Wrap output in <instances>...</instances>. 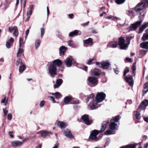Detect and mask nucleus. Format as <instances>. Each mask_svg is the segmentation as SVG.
Listing matches in <instances>:
<instances>
[{
  "label": "nucleus",
  "mask_w": 148,
  "mask_h": 148,
  "mask_svg": "<svg viewBox=\"0 0 148 148\" xmlns=\"http://www.w3.org/2000/svg\"><path fill=\"white\" fill-rule=\"evenodd\" d=\"M29 7H30V10L29 11H27V12H28L29 14V15L31 16L32 14V10L33 8V5H30Z\"/></svg>",
  "instance_id": "ea45409f"
},
{
  "label": "nucleus",
  "mask_w": 148,
  "mask_h": 148,
  "mask_svg": "<svg viewBox=\"0 0 148 148\" xmlns=\"http://www.w3.org/2000/svg\"><path fill=\"white\" fill-rule=\"evenodd\" d=\"M134 85V81L132 76H130V86L133 87Z\"/></svg>",
  "instance_id": "c03bdc74"
},
{
  "label": "nucleus",
  "mask_w": 148,
  "mask_h": 148,
  "mask_svg": "<svg viewBox=\"0 0 148 148\" xmlns=\"http://www.w3.org/2000/svg\"><path fill=\"white\" fill-rule=\"evenodd\" d=\"M94 59V58L90 59L88 61L87 64L89 65L90 64L92 61H93Z\"/></svg>",
  "instance_id": "6e6d98bb"
},
{
  "label": "nucleus",
  "mask_w": 148,
  "mask_h": 148,
  "mask_svg": "<svg viewBox=\"0 0 148 148\" xmlns=\"http://www.w3.org/2000/svg\"><path fill=\"white\" fill-rule=\"evenodd\" d=\"M63 80L61 79H59L56 81L55 84L54 85L53 87L55 89L58 88L62 84Z\"/></svg>",
  "instance_id": "a211bd4d"
},
{
  "label": "nucleus",
  "mask_w": 148,
  "mask_h": 148,
  "mask_svg": "<svg viewBox=\"0 0 148 148\" xmlns=\"http://www.w3.org/2000/svg\"><path fill=\"white\" fill-rule=\"evenodd\" d=\"M109 123L108 121L103 122L101 124V128L99 132H102L105 131L107 126V124Z\"/></svg>",
  "instance_id": "dca6fc26"
},
{
  "label": "nucleus",
  "mask_w": 148,
  "mask_h": 148,
  "mask_svg": "<svg viewBox=\"0 0 148 148\" xmlns=\"http://www.w3.org/2000/svg\"><path fill=\"white\" fill-rule=\"evenodd\" d=\"M18 32L17 27L16 29L13 33V34L16 36H17L18 35Z\"/></svg>",
  "instance_id": "49530a36"
},
{
  "label": "nucleus",
  "mask_w": 148,
  "mask_h": 148,
  "mask_svg": "<svg viewBox=\"0 0 148 148\" xmlns=\"http://www.w3.org/2000/svg\"><path fill=\"white\" fill-rule=\"evenodd\" d=\"M94 96H95L94 94L92 93L90 94L86 99V101L87 102L90 99H92Z\"/></svg>",
  "instance_id": "a18cd8bd"
},
{
  "label": "nucleus",
  "mask_w": 148,
  "mask_h": 148,
  "mask_svg": "<svg viewBox=\"0 0 148 148\" xmlns=\"http://www.w3.org/2000/svg\"><path fill=\"white\" fill-rule=\"evenodd\" d=\"M41 37L42 38L45 32V29L44 28L42 27L40 28Z\"/></svg>",
  "instance_id": "4c0bfd02"
},
{
  "label": "nucleus",
  "mask_w": 148,
  "mask_h": 148,
  "mask_svg": "<svg viewBox=\"0 0 148 148\" xmlns=\"http://www.w3.org/2000/svg\"><path fill=\"white\" fill-rule=\"evenodd\" d=\"M148 105V100L147 99L144 100L142 102V104L140 105L138 110L139 111L140 110L143 109L146 106Z\"/></svg>",
  "instance_id": "f8f14e48"
},
{
  "label": "nucleus",
  "mask_w": 148,
  "mask_h": 148,
  "mask_svg": "<svg viewBox=\"0 0 148 148\" xmlns=\"http://www.w3.org/2000/svg\"><path fill=\"white\" fill-rule=\"evenodd\" d=\"M22 60L20 58H18L16 62V65L17 66H18L20 64L21 65L23 64Z\"/></svg>",
  "instance_id": "72a5a7b5"
},
{
  "label": "nucleus",
  "mask_w": 148,
  "mask_h": 148,
  "mask_svg": "<svg viewBox=\"0 0 148 148\" xmlns=\"http://www.w3.org/2000/svg\"><path fill=\"white\" fill-rule=\"evenodd\" d=\"M74 62L75 63L76 62H75L74 59L71 56H69L66 58L64 61V63L67 67H69L71 66L72 65V62Z\"/></svg>",
  "instance_id": "0eeeda50"
},
{
  "label": "nucleus",
  "mask_w": 148,
  "mask_h": 148,
  "mask_svg": "<svg viewBox=\"0 0 148 148\" xmlns=\"http://www.w3.org/2000/svg\"><path fill=\"white\" fill-rule=\"evenodd\" d=\"M49 97V99L51 100L53 103H55L56 102V101H55L54 98L53 97L50 96Z\"/></svg>",
  "instance_id": "4d7b16f0"
},
{
  "label": "nucleus",
  "mask_w": 148,
  "mask_h": 148,
  "mask_svg": "<svg viewBox=\"0 0 148 148\" xmlns=\"http://www.w3.org/2000/svg\"><path fill=\"white\" fill-rule=\"evenodd\" d=\"M73 100L74 101V103H73V104H77L79 103V101L78 100L74 99Z\"/></svg>",
  "instance_id": "680f3d73"
},
{
  "label": "nucleus",
  "mask_w": 148,
  "mask_h": 148,
  "mask_svg": "<svg viewBox=\"0 0 148 148\" xmlns=\"http://www.w3.org/2000/svg\"><path fill=\"white\" fill-rule=\"evenodd\" d=\"M148 91V82L146 83L144 87L143 92L144 94H146Z\"/></svg>",
  "instance_id": "c85d7f7f"
},
{
  "label": "nucleus",
  "mask_w": 148,
  "mask_h": 148,
  "mask_svg": "<svg viewBox=\"0 0 148 148\" xmlns=\"http://www.w3.org/2000/svg\"><path fill=\"white\" fill-rule=\"evenodd\" d=\"M23 49L20 48L19 49L18 51L17 54V57H19L20 56L23 52Z\"/></svg>",
  "instance_id": "c9c22d12"
},
{
  "label": "nucleus",
  "mask_w": 148,
  "mask_h": 148,
  "mask_svg": "<svg viewBox=\"0 0 148 148\" xmlns=\"http://www.w3.org/2000/svg\"><path fill=\"white\" fill-rule=\"evenodd\" d=\"M29 139L28 138H25L23 140L21 141L22 143V145L23 144V143L26 141H27Z\"/></svg>",
  "instance_id": "e2e57ef3"
},
{
  "label": "nucleus",
  "mask_w": 148,
  "mask_h": 148,
  "mask_svg": "<svg viewBox=\"0 0 148 148\" xmlns=\"http://www.w3.org/2000/svg\"><path fill=\"white\" fill-rule=\"evenodd\" d=\"M145 8L143 5V3L141 2L138 3L135 6L134 8V11L137 12L142 10Z\"/></svg>",
  "instance_id": "9b49d317"
},
{
  "label": "nucleus",
  "mask_w": 148,
  "mask_h": 148,
  "mask_svg": "<svg viewBox=\"0 0 148 148\" xmlns=\"http://www.w3.org/2000/svg\"><path fill=\"white\" fill-rule=\"evenodd\" d=\"M82 118L85 124L87 125H90L92 122V120L89 119L88 115L84 114L82 116Z\"/></svg>",
  "instance_id": "1a4fd4ad"
},
{
  "label": "nucleus",
  "mask_w": 148,
  "mask_h": 148,
  "mask_svg": "<svg viewBox=\"0 0 148 148\" xmlns=\"http://www.w3.org/2000/svg\"><path fill=\"white\" fill-rule=\"evenodd\" d=\"M130 44V37L128 36L126 38V40L123 38H120L119 41H111L108 45L109 47L115 48L119 45L121 49L126 50L127 49Z\"/></svg>",
  "instance_id": "f257e3e1"
},
{
  "label": "nucleus",
  "mask_w": 148,
  "mask_h": 148,
  "mask_svg": "<svg viewBox=\"0 0 148 148\" xmlns=\"http://www.w3.org/2000/svg\"><path fill=\"white\" fill-rule=\"evenodd\" d=\"M112 19L116 22L117 21H118L120 20V19L119 18L113 16Z\"/></svg>",
  "instance_id": "864d4df0"
},
{
  "label": "nucleus",
  "mask_w": 148,
  "mask_h": 148,
  "mask_svg": "<svg viewBox=\"0 0 148 148\" xmlns=\"http://www.w3.org/2000/svg\"><path fill=\"white\" fill-rule=\"evenodd\" d=\"M41 132V136L44 138L49 136L50 134H51V132L47 131H42Z\"/></svg>",
  "instance_id": "5701e85b"
},
{
  "label": "nucleus",
  "mask_w": 148,
  "mask_h": 148,
  "mask_svg": "<svg viewBox=\"0 0 148 148\" xmlns=\"http://www.w3.org/2000/svg\"><path fill=\"white\" fill-rule=\"evenodd\" d=\"M121 118V116L119 115H118L113 117L112 119L110 120L111 123L109 125L110 130H107L105 132V135H110L115 133L114 130L116 129L117 125L116 123L118 122Z\"/></svg>",
  "instance_id": "f03ea898"
},
{
  "label": "nucleus",
  "mask_w": 148,
  "mask_h": 148,
  "mask_svg": "<svg viewBox=\"0 0 148 148\" xmlns=\"http://www.w3.org/2000/svg\"><path fill=\"white\" fill-rule=\"evenodd\" d=\"M23 40L20 37L19 38V47H21L23 44Z\"/></svg>",
  "instance_id": "09e8293b"
},
{
  "label": "nucleus",
  "mask_w": 148,
  "mask_h": 148,
  "mask_svg": "<svg viewBox=\"0 0 148 148\" xmlns=\"http://www.w3.org/2000/svg\"><path fill=\"white\" fill-rule=\"evenodd\" d=\"M121 148H130V145H128L125 146H122Z\"/></svg>",
  "instance_id": "774afa93"
},
{
  "label": "nucleus",
  "mask_w": 148,
  "mask_h": 148,
  "mask_svg": "<svg viewBox=\"0 0 148 148\" xmlns=\"http://www.w3.org/2000/svg\"><path fill=\"white\" fill-rule=\"evenodd\" d=\"M145 16V14H140L139 16L140 18V21H137L134 24H132L131 25L132 27H130V30H134L139 26L143 21V19Z\"/></svg>",
  "instance_id": "39448f33"
},
{
  "label": "nucleus",
  "mask_w": 148,
  "mask_h": 148,
  "mask_svg": "<svg viewBox=\"0 0 148 148\" xmlns=\"http://www.w3.org/2000/svg\"><path fill=\"white\" fill-rule=\"evenodd\" d=\"M129 72V68L126 67L124 72L123 77H124Z\"/></svg>",
  "instance_id": "79ce46f5"
},
{
  "label": "nucleus",
  "mask_w": 148,
  "mask_h": 148,
  "mask_svg": "<svg viewBox=\"0 0 148 148\" xmlns=\"http://www.w3.org/2000/svg\"><path fill=\"white\" fill-rule=\"evenodd\" d=\"M57 125L60 128L64 129L67 126V124L63 122L58 121L57 123Z\"/></svg>",
  "instance_id": "4be33fe9"
},
{
  "label": "nucleus",
  "mask_w": 148,
  "mask_h": 148,
  "mask_svg": "<svg viewBox=\"0 0 148 148\" xmlns=\"http://www.w3.org/2000/svg\"><path fill=\"white\" fill-rule=\"evenodd\" d=\"M12 118V115L11 114H9L8 115V119L11 120Z\"/></svg>",
  "instance_id": "13d9d810"
},
{
  "label": "nucleus",
  "mask_w": 148,
  "mask_h": 148,
  "mask_svg": "<svg viewBox=\"0 0 148 148\" xmlns=\"http://www.w3.org/2000/svg\"><path fill=\"white\" fill-rule=\"evenodd\" d=\"M68 16L70 18L72 19L73 18L74 15L73 14H69Z\"/></svg>",
  "instance_id": "69168bd1"
},
{
  "label": "nucleus",
  "mask_w": 148,
  "mask_h": 148,
  "mask_svg": "<svg viewBox=\"0 0 148 148\" xmlns=\"http://www.w3.org/2000/svg\"><path fill=\"white\" fill-rule=\"evenodd\" d=\"M3 112L4 115L6 116L7 115V113L8 112V110L6 108H3Z\"/></svg>",
  "instance_id": "3c124183"
},
{
  "label": "nucleus",
  "mask_w": 148,
  "mask_h": 148,
  "mask_svg": "<svg viewBox=\"0 0 148 148\" xmlns=\"http://www.w3.org/2000/svg\"><path fill=\"white\" fill-rule=\"evenodd\" d=\"M14 41V40L12 37H11L9 40V42H11L13 44Z\"/></svg>",
  "instance_id": "338daca9"
},
{
  "label": "nucleus",
  "mask_w": 148,
  "mask_h": 148,
  "mask_svg": "<svg viewBox=\"0 0 148 148\" xmlns=\"http://www.w3.org/2000/svg\"><path fill=\"white\" fill-rule=\"evenodd\" d=\"M106 97V95L103 92H98L95 98L96 102L95 101H93L89 105L90 109L94 110L100 107V105L97 104V103L103 101L105 99Z\"/></svg>",
  "instance_id": "7ed1b4c3"
},
{
  "label": "nucleus",
  "mask_w": 148,
  "mask_h": 148,
  "mask_svg": "<svg viewBox=\"0 0 148 148\" xmlns=\"http://www.w3.org/2000/svg\"><path fill=\"white\" fill-rule=\"evenodd\" d=\"M114 72L116 74H117L119 73L118 69H119L118 67H116L115 69H113Z\"/></svg>",
  "instance_id": "052dcab7"
},
{
  "label": "nucleus",
  "mask_w": 148,
  "mask_h": 148,
  "mask_svg": "<svg viewBox=\"0 0 148 148\" xmlns=\"http://www.w3.org/2000/svg\"><path fill=\"white\" fill-rule=\"evenodd\" d=\"M68 44L69 46L73 48H75L76 47L73 41L71 40H70L68 41Z\"/></svg>",
  "instance_id": "2f4dec72"
},
{
  "label": "nucleus",
  "mask_w": 148,
  "mask_h": 148,
  "mask_svg": "<svg viewBox=\"0 0 148 148\" xmlns=\"http://www.w3.org/2000/svg\"><path fill=\"white\" fill-rule=\"evenodd\" d=\"M147 27H148V22L143 25L139 27L138 33L140 34L142 33L144 30Z\"/></svg>",
  "instance_id": "aec40b11"
},
{
  "label": "nucleus",
  "mask_w": 148,
  "mask_h": 148,
  "mask_svg": "<svg viewBox=\"0 0 148 148\" xmlns=\"http://www.w3.org/2000/svg\"><path fill=\"white\" fill-rule=\"evenodd\" d=\"M41 42L40 40L38 39H37L35 42V47L36 49H37L38 47L39 46Z\"/></svg>",
  "instance_id": "7c9ffc66"
},
{
  "label": "nucleus",
  "mask_w": 148,
  "mask_h": 148,
  "mask_svg": "<svg viewBox=\"0 0 148 148\" xmlns=\"http://www.w3.org/2000/svg\"><path fill=\"white\" fill-rule=\"evenodd\" d=\"M67 49V48L65 46H62L60 47L59 48V53L60 56H64L65 51Z\"/></svg>",
  "instance_id": "f3484780"
},
{
  "label": "nucleus",
  "mask_w": 148,
  "mask_h": 148,
  "mask_svg": "<svg viewBox=\"0 0 148 148\" xmlns=\"http://www.w3.org/2000/svg\"><path fill=\"white\" fill-rule=\"evenodd\" d=\"M99 133V131L97 130H93L90 135V139L92 140H95L96 141L98 140L99 139L97 138L96 136Z\"/></svg>",
  "instance_id": "6e6552de"
},
{
  "label": "nucleus",
  "mask_w": 148,
  "mask_h": 148,
  "mask_svg": "<svg viewBox=\"0 0 148 148\" xmlns=\"http://www.w3.org/2000/svg\"><path fill=\"white\" fill-rule=\"evenodd\" d=\"M17 28L16 26H14L13 27H10L8 28V30L9 32L11 33L13 31H14Z\"/></svg>",
  "instance_id": "e433bc0d"
},
{
  "label": "nucleus",
  "mask_w": 148,
  "mask_h": 148,
  "mask_svg": "<svg viewBox=\"0 0 148 148\" xmlns=\"http://www.w3.org/2000/svg\"><path fill=\"white\" fill-rule=\"evenodd\" d=\"M51 94L52 95H54L55 98L57 99H59L62 97L61 94L58 92H56L54 93H52Z\"/></svg>",
  "instance_id": "cd10ccee"
},
{
  "label": "nucleus",
  "mask_w": 148,
  "mask_h": 148,
  "mask_svg": "<svg viewBox=\"0 0 148 148\" xmlns=\"http://www.w3.org/2000/svg\"><path fill=\"white\" fill-rule=\"evenodd\" d=\"M45 103V101L44 100H42L41 101L40 103V107H43Z\"/></svg>",
  "instance_id": "5fc2aeb1"
},
{
  "label": "nucleus",
  "mask_w": 148,
  "mask_h": 148,
  "mask_svg": "<svg viewBox=\"0 0 148 148\" xmlns=\"http://www.w3.org/2000/svg\"><path fill=\"white\" fill-rule=\"evenodd\" d=\"M26 67L25 64H23L20 66L19 69V71L20 73H22L26 69Z\"/></svg>",
  "instance_id": "a878e982"
},
{
  "label": "nucleus",
  "mask_w": 148,
  "mask_h": 148,
  "mask_svg": "<svg viewBox=\"0 0 148 148\" xmlns=\"http://www.w3.org/2000/svg\"><path fill=\"white\" fill-rule=\"evenodd\" d=\"M88 80L90 83H88V85L90 84L92 85L93 86H95L98 84V80L95 77H88Z\"/></svg>",
  "instance_id": "9d476101"
},
{
  "label": "nucleus",
  "mask_w": 148,
  "mask_h": 148,
  "mask_svg": "<svg viewBox=\"0 0 148 148\" xmlns=\"http://www.w3.org/2000/svg\"><path fill=\"white\" fill-rule=\"evenodd\" d=\"M142 39L143 41L148 40V34L147 33L144 34L142 37Z\"/></svg>",
  "instance_id": "f704fd0d"
},
{
  "label": "nucleus",
  "mask_w": 148,
  "mask_h": 148,
  "mask_svg": "<svg viewBox=\"0 0 148 148\" xmlns=\"http://www.w3.org/2000/svg\"><path fill=\"white\" fill-rule=\"evenodd\" d=\"M48 74L50 76L54 77L57 75V67L56 66L51 64L48 68Z\"/></svg>",
  "instance_id": "20e7f679"
},
{
  "label": "nucleus",
  "mask_w": 148,
  "mask_h": 148,
  "mask_svg": "<svg viewBox=\"0 0 148 148\" xmlns=\"http://www.w3.org/2000/svg\"><path fill=\"white\" fill-rule=\"evenodd\" d=\"M92 75L95 76H99L101 74V71L99 69H95L91 71Z\"/></svg>",
  "instance_id": "2eb2a0df"
},
{
  "label": "nucleus",
  "mask_w": 148,
  "mask_h": 148,
  "mask_svg": "<svg viewBox=\"0 0 148 148\" xmlns=\"http://www.w3.org/2000/svg\"><path fill=\"white\" fill-rule=\"evenodd\" d=\"M96 64L99 67L102 68L103 69H107L109 68L110 64L109 62H97Z\"/></svg>",
  "instance_id": "423d86ee"
},
{
  "label": "nucleus",
  "mask_w": 148,
  "mask_h": 148,
  "mask_svg": "<svg viewBox=\"0 0 148 148\" xmlns=\"http://www.w3.org/2000/svg\"><path fill=\"white\" fill-rule=\"evenodd\" d=\"M80 34L81 32L79 31L75 30L73 32H70L69 34V36L70 37H73L77 34L80 35Z\"/></svg>",
  "instance_id": "412c9836"
},
{
  "label": "nucleus",
  "mask_w": 148,
  "mask_h": 148,
  "mask_svg": "<svg viewBox=\"0 0 148 148\" xmlns=\"http://www.w3.org/2000/svg\"><path fill=\"white\" fill-rule=\"evenodd\" d=\"M136 62H134L132 67V72L133 74V75L134 76L135 75V71L136 70Z\"/></svg>",
  "instance_id": "393cba45"
},
{
  "label": "nucleus",
  "mask_w": 148,
  "mask_h": 148,
  "mask_svg": "<svg viewBox=\"0 0 148 148\" xmlns=\"http://www.w3.org/2000/svg\"><path fill=\"white\" fill-rule=\"evenodd\" d=\"M125 0H116L115 2L119 5L121 4L124 2Z\"/></svg>",
  "instance_id": "58836bf2"
},
{
  "label": "nucleus",
  "mask_w": 148,
  "mask_h": 148,
  "mask_svg": "<svg viewBox=\"0 0 148 148\" xmlns=\"http://www.w3.org/2000/svg\"><path fill=\"white\" fill-rule=\"evenodd\" d=\"M12 134L13 132H12L10 131L9 132V134L10 135V136L12 138H13L14 137V136L12 135Z\"/></svg>",
  "instance_id": "0e129e2a"
},
{
  "label": "nucleus",
  "mask_w": 148,
  "mask_h": 148,
  "mask_svg": "<svg viewBox=\"0 0 148 148\" xmlns=\"http://www.w3.org/2000/svg\"><path fill=\"white\" fill-rule=\"evenodd\" d=\"M21 3L23 5V7L24 9L25 7V5L26 3V0H21Z\"/></svg>",
  "instance_id": "603ef678"
},
{
  "label": "nucleus",
  "mask_w": 148,
  "mask_h": 148,
  "mask_svg": "<svg viewBox=\"0 0 148 148\" xmlns=\"http://www.w3.org/2000/svg\"><path fill=\"white\" fill-rule=\"evenodd\" d=\"M136 118L137 119H140L141 117L140 116V114L137 111L135 114Z\"/></svg>",
  "instance_id": "a19ab883"
},
{
  "label": "nucleus",
  "mask_w": 148,
  "mask_h": 148,
  "mask_svg": "<svg viewBox=\"0 0 148 148\" xmlns=\"http://www.w3.org/2000/svg\"><path fill=\"white\" fill-rule=\"evenodd\" d=\"M140 45L142 48L148 49V41L143 42L140 43Z\"/></svg>",
  "instance_id": "b1692460"
},
{
  "label": "nucleus",
  "mask_w": 148,
  "mask_h": 148,
  "mask_svg": "<svg viewBox=\"0 0 148 148\" xmlns=\"http://www.w3.org/2000/svg\"><path fill=\"white\" fill-rule=\"evenodd\" d=\"M141 2L145 8L148 7V0H142Z\"/></svg>",
  "instance_id": "473e14b6"
},
{
  "label": "nucleus",
  "mask_w": 148,
  "mask_h": 148,
  "mask_svg": "<svg viewBox=\"0 0 148 148\" xmlns=\"http://www.w3.org/2000/svg\"><path fill=\"white\" fill-rule=\"evenodd\" d=\"M51 64H53L58 67H61L62 64V61L59 59H58L54 60L53 62Z\"/></svg>",
  "instance_id": "ddd939ff"
},
{
  "label": "nucleus",
  "mask_w": 148,
  "mask_h": 148,
  "mask_svg": "<svg viewBox=\"0 0 148 148\" xmlns=\"http://www.w3.org/2000/svg\"><path fill=\"white\" fill-rule=\"evenodd\" d=\"M138 144L135 143L130 144V148H136Z\"/></svg>",
  "instance_id": "de8ad7c7"
},
{
  "label": "nucleus",
  "mask_w": 148,
  "mask_h": 148,
  "mask_svg": "<svg viewBox=\"0 0 148 148\" xmlns=\"http://www.w3.org/2000/svg\"><path fill=\"white\" fill-rule=\"evenodd\" d=\"M13 44L11 42H6V47L8 48H10L11 47Z\"/></svg>",
  "instance_id": "37998d69"
},
{
  "label": "nucleus",
  "mask_w": 148,
  "mask_h": 148,
  "mask_svg": "<svg viewBox=\"0 0 148 148\" xmlns=\"http://www.w3.org/2000/svg\"><path fill=\"white\" fill-rule=\"evenodd\" d=\"M89 21H88L87 22L83 23L82 24H81V25L82 26H87L89 24Z\"/></svg>",
  "instance_id": "bf43d9fd"
},
{
  "label": "nucleus",
  "mask_w": 148,
  "mask_h": 148,
  "mask_svg": "<svg viewBox=\"0 0 148 148\" xmlns=\"http://www.w3.org/2000/svg\"><path fill=\"white\" fill-rule=\"evenodd\" d=\"M65 136L68 138L71 139L73 137L71 131L68 129L65 130L64 131Z\"/></svg>",
  "instance_id": "4468645a"
},
{
  "label": "nucleus",
  "mask_w": 148,
  "mask_h": 148,
  "mask_svg": "<svg viewBox=\"0 0 148 148\" xmlns=\"http://www.w3.org/2000/svg\"><path fill=\"white\" fill-rule=\"evenodd\" d=\"M12 145L14 147H18L22 145V143L19 140H14L11 142Z\"/></svg>",
  "instance_id": "6ab92c4d"
},
{
  "label": "nucleus",
  "mask_w": 148,
  "mask_h": 148,
  "mask_svg": "<svg viewBox=\"0 0 148 148\" xmlns=\"http://www.w3.org/2000/svg\"><path fill=\"white\" fill-rule=\"evenodd\" d=\"M84 43L86 44H88L90 45H92V39L91 38H89L88 39L85 40H84Z\"/></svg>",
  "instance_id": "c756f323"
},
{
  "label": "nucleus",
  "mask_w": 148,
  "mask_h": 148,
  "mask_svg": "<svg viewBox=\"0 0 148 148\" xmlns=\"http://www.w3.org/2000/svg\"><path fill=\"white\" fill-rule=\"evenodd\" d=\"M72 99L71 96H67L64 99V102L65 104H68V103Z\"/></svg>",
  "instance_id": "bb28decb"
},
{
  "label": "nucleus",
  "mask_w": 148,
  "mask_h": 148,
  "mask_svg": "<svg viewBox=\"0 0 148 148\" xmlns=\"http://www.w3.org/2000/svg\"><path fill=\"white\" fill-rule=\"evenodd\" d=\"M125 81L130 85V77H124Z\"/></svg>",
  "instance_id": "8fccbe9b"
}]
</instances>
